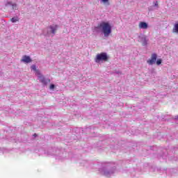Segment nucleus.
Masks as SVG:
<instances>
[{"label": "nucleus", "mask_w": 178, "mask_h": 178, "mask_svg": "<svg viewBox=\"0 0 178 178\" xmlns=\"http://www.w3.org/2000/svg\"><path fill=\"white\" fill-rule=\"evenodd\" d=\"M99 173L105 177H113L118 173V170L115 166L106 165L99 168Z\"/></svg>", "instance_id": "f257e3e1"}, {"label": "nucleus", "mask_w": 178, "mask_h": 178, "mask_svg": "<svg viewBox=\"0 0 178 178\" xmlns=\"http://www.w3.org/2000/svg\"><path fill=\"white\" fill-rule=\"evenodd\" d=\"M96 29L100 30L101 33L106 38L109 37L112 34V25L108 22H102Z\"/></svg>", "instance_id": "f03ea898"}, {"label": "nucleus", "mask_w": 178, "mask_h": 178, "mask_svg": "<svg viewBox=\"0 0 178 178\" xmlns=\"http://www.w3.org/2000/svg\"><path fill=\"white\" fill-rule=\"evenodd\" d=\"M58 29H59V26L56 24L50 25L43 30V35H44L45 37H54V35L56 34Z\"/></svg>", "instance_id": "7ed1b4c3"}, {"label": "nucleus", "mask_w": 178, "mask_h": 178, "mask_svg": "<svg viewBox=\"0 0 178 178\" xmlns=\"http://www.w3.org/2000/svg\"><path fill=\"white\" fill-rule=\"evenodd\" d=\"M56 152L58 154H55V153H51V151H49L48 152V155H56V159H58V161H63L65 158L67 156V153L65 152H62L59 150H56Z\"/></svg>", "instance_id": "20e7f679"}, {"label": "nucleus", "mask_w": 178, "mask_h": 178, "mask_svg": "<svg viewBox=\"0 0 178 178\" xmlns=\"http://www.w3.org/2000/svg\"><path fill=\"white\" fill-rule=\"evenodd\" d=\"M108 60V54L105 52L98 54L95 58V62L96 63H100V62H106Z\"/></svg>", "instance_id": "39448f33"}, {"label": "nucleus", "mask_w": 178, "mask_h": 178, "mask_svg": "<svg viewBox=\"0 0 178 178\" xmlns=\"http://www.w3.org/2000/svg\"><path fill=\"white\" fill-rule=\"evenodd\" d=\"M138 42H140L143 47H147V45H148L149 38H148V36L146 35L140 34L138 36Z\"/></svg>", "instance_id": "423d86ee"}, {"label": "nucleus", "mask_w": 178, "mask_h": 178, "mask_svg": "<svg viewBox=\"0 0 178 178\" xmlns=\"http://www.w3.org/2000/svg\"><path fill=\"white\" fill-rule=\"evenodd\" d=\"M37 76L38 79H39V81L43 84V86H47L48 83H51V80L49 79H47L44 76L41 74V72L40 71H37Z\"/></svg>", "instance_id": "0eeeda50"}, {"label": "nucleus", "mask_w": 178, "mask_h": 178, "mask_svg": "<svg viewBox=\"0 0 178 178\" xmlns=\"http://www.w3.org/2000/svg\"><path fill=\"white\" fill-rule=\"evenodd\" d=\"M157 58L158 56L156 55V54H152L151 58L147 60V63H148L150 66H152V65H155Z\"/></svg>", "instance_id": "6e6552de"}, {"label": "nucleus", "mask_w": 178, "mask_h": 178, "mask_svg": "<svg viewBox=\"0 0 178 178\" xmlns=\"http://www.w3.org/2000/svg\"><path fill=\"white\" fill-rule=\"evenodd\" d=\"M21 62H23L24 63H31L32 60L29 56H23Z\"/></svg>", "instance_id": "1a4fd4ad"}, {"label": "nucleus", "mask_w": 178, "mask_h": 178, "mask_svg": "<svg viewBox=\"0 0 178 178\" xmlns=\"http://www.w3.org/2000/svg\"><path fill=\"white\" fill-rule=\"evenodd\" d=\"M138 27L141 30H147V29H148V24L145 22H140L139 23Z\"/></svg>", "instance_id": "9d476101"}, {"label": "nucleus", "mask_w": 178, "mask_h": 178, "mask_svg": "<svg viewBox=\"0 0 178 178\" xmlns=\"http://www.w3.org/2000/svg\"><path fill=\"white\" fill-rule=\"evenodd\" d=\"M6 6H11L14 10H17L19 7H17V4L12 3V1H8L6 3Z\"/></svg>", "instance_id": "9b49d317"}, {"label": "nucleus", "mask_w": 178, "mask_h": 178, "mask_svg": "<svg viewBox=\"0 0 178 178\" xmlns=\"http://www.w3.org/2000/svg\"><path fill=\"white\" fill-rule=\"evenodd\" d=\"M81 166H85V168H90V162H88V161H86V160H83L81 162Z\"/></svg>", "instance_id": "f8f14e48"}, {"label": "nucleus", "mask_w": 178, "mask_h": 178, "mask_svg": "<svg viewBox=\"0 0 178 178\" xmlns=\"http://www.w3.org/2000/svg\"><path fill=\"white\" fill-rule=\"evenodd\" d=\"M172 33L178 34V22L175 23V24L174 25V27L172 29Z\"/></svg>", "instance_id": "ddd939ff"}, {"label": "nucleus", "mask_w": 178, "mask_h": 178, "mask_svg": "<svg viewBox=\"0 0 178 178\" xmlns=\"http://www.w3.org/2000/svg\"><path fill=\"white\" fill-rule=\"evenodd\" d=\"M31 70H34L35 72V75L37 76V72H40V70H37V67L35 66V65H33L31 66Z\"/></svg>", "instance_id": "4468645a"}, {"label": "nucleus", "mask_w": 178, "mask_h": 178, "mask_svg": "<svg viewBox=\"0 0 178 178\" xmlns=\"http://www.w3.org/2000/svg\"><path fill=\"white\" fill-rule=\"evenodd\" d=\"M11 22H12V23H16V22H19V18L14 17L11 19Z\"/></svg>", "instance_id": "2eb2a0df"}, {"label": "nucleus", "mask_w": 178, "mask_h": 178, "mask_svg": "<svg viewBox=\"0 0 178 178\" xmlns=\"http://www.w3.org/2000/svg\"><path fill=\"white\" fill-rule=\"evenodd\" d=\"M104 5H109V0H100Z\"/></svg>", "instance_id": "dca6fc26"}, {"label": "nucleus", "mask_w": 178, "mask_h": 178, "mask_svg": "<svg viewBox=\"0 0 178 178\" xmlns=\"http://www.w3.org/2000/svg\"><path fill=\"white\" fill-rule=\"evenodd\" d=\"M156 63L158 66H159V65L162 63V59L161 58L157 59V60H156Z\"/></svg>", "instance_id": "f3484780"}, {"label": "nucleus", "mask_w": 178, "mask_h": 178, "mask_svg": "<svg viewBox=\"0 0 178 178\" xmlns=\"http://www.w3.org/2000/svg\"><path fill=\"white\" fill-rule=\"evenodd\" d=\"M49 89H50V90H54V89H55V85L51 84V85H50V87H49Z\"/></svg>", "instance_id": "a211bd4d"}, {"label": "nucleus", "mask_w": 178, "mask_h": 178, "mask_svg": "<svg viewBox=\"0 0 178 178\" xmlns=\"http://www.w3.org/2000/svg\"><path fill=\"white\" fill-rule=\"evenodd\" d=\"M154 6H155L156 8H158V1H155L154 2Z\"/></svg>", "instance_id": "6ab92c4d"}, {"label": "nucleus", "mask_w": 178, "mask_h": 178, "mask_svg": "<svg viewBox=\"0 0 178 178\" xmlns=\"http://www.w3.org/2000/svg\"><path fill=\"white\" fill-rule=\"evenodd\" d=\"M175 119H176L177 120H178V115L175 116Z\"/></svg>", "instance_id": "aec40b11"}, {"label": "nucleus", "mask_w": 178, "mask_h": 178, "mask_svg": "<svg viewBox=\"0 0 178 178\" xmlns=\"http://www.w3.org/2000/svg\"><path fill=\"white\" fill-rule=\"evenodd\" d=\"M149 10H152V7H149Z\"/></svg>", "instance_id": "412c9836"}, {"label": "nucleus", "mask_w": 178, "mask_h": 178, "mask_svg": "<svg viewBox=\"0 0 178 178\" xmlns=\"http://www.w3.org/2000/svg\"><path fill=\"white\" fill-rule=\"evenodd\" d=\"M117 74H120V72H117Z\"/></svg>", "instance_id": "4be33fe9"}, {"label": "nucleus", "mask_w": 178, "mask_h": 178, "mask_svg": "<svg viewBox=\"0 0 178 178\" xmlns=\"http://www.w3.org/2000/svg\"><path fill=\"white\" fill-rule=\"evenodd\" d=\"M51 149H56V147H54V148H51Z\"/></svg>", "instance_id": "5701e85b"}, {"label": "nucleus", "mask_w": 178, "mask_h": 178, "mask_svg": "<svg viewBox=\"0 0 178 178\" xmlns=\"http://www.w3.org/2000/svg\"><path fill=\"white\" fill-rule=\"evenodd\" d=\"M34 136H35V137H36V136H37V134H34Z\"/></svg>", "instance_id": "b1692460"}]
</instances>
